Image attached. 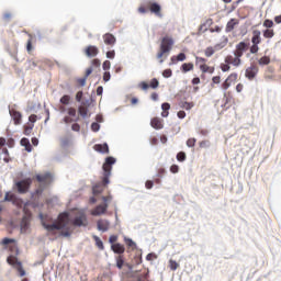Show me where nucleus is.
<instances>
[{
  "label": "nucleus",
  "mask_w": 281,
  "mask_h": 281,
  "mask_svg": "<svg viewBox=\"0 0 281 281\" xmlns=\"http://www.w3.org/2000/svg\"><path fill=\"white\" fill-rule=\"evenodd\" d=\"M42 225L47 232L46 236H50L52 240H56V238H60V236H63L64 238H69V236H71V231H69V228L65 229V227L69 225V213H60L58 215L57 222L53 224L42 222Z\"/></svg>",
  "instance_id": "nucleus-1"
},
{
  "label": "nucleus",
  "mask_w": 281,
  "mask_h": 281,
  "mask_svg": "<svg viewBox=\"0 0 281 281\" xmlns=\"http://www.w3.org/2000/svg\"><path fill=\"white\" fill-rule=\"evenodd\" d=\"M1 245H10L9 250L14 255L9 256L7 258V262L8 265H11L13 269H16L19 276L23 278V276H25V270L23 269V263L16 258L19 256V246H16V240L5 237L2 239Z\"/></svg>",
  "instance_id": "nucleus-2"
},
{
  "label": "nucleus",
  "mask_w": 281,
  "mask_h": 281,
  "mask_svg": "<svg viewBox=\"0 0 281 281\" xmlns=\"http://www.w3.org/2000/svg\"><path fill=\"white\" fill-rule=\"evenodd\" d=\"M247 52H249V43L239 42L236 44L233 55H227L224 60L227 65L240 67V65H243V56H245Z\"/></svg>",
  "instance_id": "nucleus-3"
},
{
  "label": "nucleus",
  "mask_w": 281,
  "mask_h": 281,
  "mask_svg": "<svg viewBox=\"0 0 281 281\" xmlns=\"http://www.w3.org/2000/svg\"><path fill=\"white\" fill-rule=\"evenodd\" d=\"M113 164H115V158L108 157L105 159V162L103 164V178L101 184H95L92 189L93 194H102L104 192V187L109 186L111 181L109 180L111 178V171L113 170Z\"/></svg>",
  "instance_id": "nucleus-4"
},
{
  "label": "nucleus",
  "mask_w": 281,
  "mask_h": 281,
  "mask_svg": "<svg viewBox=\"0 0 281 281\" xmlns=\"http://www.w3.org/2000/svg\"><path fill=\"white\" fill-rule=\"evenodd\" d=\"M175 46V40L171 36L162 37L160 42L159 52L156 55V58L159 60L160 65L164 63L165 58H168L170 52H172V47Z\"/></svg>",
  "instance_id": "nucleus-5"
},
{
  "label": "nucleus",
  "mask_w": 281,
  "mask_h": 281,
  "mask_svg": "<svg viewBox=\"0 0 281 281\" xmlns=\"http://www.w3.org/2000/svg\"><path fill=\"white\" fill-rule=\"evenodd\" d=\"M252 45L249 48L250 54H258L260 52V43H262V32L260 30H254L251 36Z\"/></svg>",
  "instance_id": "nucleus-6"
},
{
  "label": "nucleus",
  "mask_w": 281,
  "mask_h": 281,
  "mask_svg": "<svg viewBox=\"0 0 281 281\" xmlns=\"http://www.w3.org/2000/svg\"><path fill=\"white\" fill-rule=\"evenodd\" d=\"M195 67H199L202 74H214L215 68L207 65V59L195 56Z\"/></svg>",
  "instance_id": "nucleus-7"
},
{
  "label": "nucleus",
  "mask_w": 281,
  "mask_h": 281,
  "mask_svg": "<svg viewBox=\"0 0 281 281\" xmlns=\"http://www.w3.org/2000/svg\"><path fill=\"white\" fill-rule=\"evenodd\" d=\"M31 187H32V178H26L24 180H20L15 182V188L19 194H27V192H30Z\"/></svg>",
  "instance_id": "nucleus-8"
},
{
  "label": "nucleus",
  "mask_w": 281,
  "mask_h": 281,
  "mask_svg": "<svg viewBox=\"0 0 281 281\" xmlns=\"http://www.w3.org/2000/svg\"><path fill=\"white\" fill-rule=\"evenodd\" d=\"M228 41L229 40H227V37H224L221 44H216L214 47L212 46L206 47L204 49V55L206 56V58H211V56H214V54L216 53V49H223V47H226Z\"/></svg>",
  "instance_id": "nucleus-9"
},
{
  "label": "nucleus",
  "mask_w": 281,
  "mask_h": 281,
  "mask_svg": "<svg viewBox=\"0 0 281 281\" xmlns=\"http://www.w3.org/2000/svg\"><path fill=\"white\" fill-rule=\"evenodd\" d=\"M72 225L75 227H87V225H89V222L87 221V214H85V212H79L72 221Z\"/></svg>",
  "instance_id": "nucleus-10"
},
{
  "label": "nucleus",
  "mask_w": 281,
  "mask_h": 281,
  "mask_svg": "<svg viewBox=\"0 0 281 281\" xmlns=\"http://www.w3.org/2000/svg\"><path fill=\"white\" fill-rule=\"evenodd\" d=\"M147 9L149 10V12H151V14H155V16H158L159 19L164 16V14L161 13V4L157 2L148 1Z\"/></svg>",
  "instance_id": "nucleus-11"
},
{
  "label": "nucleus",
  "mask_w": 281,
  "mask_h": 281,
  "mask_svg": "<svg viewBox=\"0 0 281 281\" xmlns=\"http://www.w3.org/2000/svg\"><path fill=\"white\" fill-rule=\"evenodd\" d=\"M108 210H109V203L99 204L91 211V215L102 216V214H106Z\"/></svg>",
  "instance_id": "nucleus-12"
},
{
  "label": "nucleus",
  "mask_w": 281,
  "mask_h": 281,
  "mask_svg": "<svg viewBox=\"0 0 281 281\" xmlns=\"http://www.w3.org/2000/svg\"><path fill=\"white\" fill-rule=\"evenodd\" d=\"M138 87L143 91H147V89H157L159 87V80H157V78H154V79L150 80L149 85L146 83V81H142L138 85Z\"/></svg>",
  "instance_id": "nucleus-13"
},
{
  "label": "nucleus",
  "mask_w": 281,
  "mask_h": 281,
  "mask_svg": "<svg viewBox=\"0 0 281 281\" xmlns=\"http://www.w3.org/2000/svg\"><path fill=\"white\" fill-rule=\"evenodd\" d=\"M83 54L88 58H95V56H98V54H100V49H98L97 46H94V45H89L83 49Z\"/></svg>",
  "instance_id": "nucleus-14"
},
{
  "label": "nucleus",
  "mask_w": 281,
  "mask_h": 281,
  "mask_svg": "<svg viewBox=\"0 0 281 281\" xmlns=\"http://www.w3.org/2000/svg\"><path fill=\"white\" fill-rule=\"evenodd\" d=\"M35 178L36 181L43 186H49V183H52V173L36 175Z\"/></svg>",
  "instance_id": "nucleus-15"
},
{
  "label": "nucleus",
  "mask_w": 281,
  "mask_h": 281,
  "mask_svg": "<svg viewBox=\"0 0 281 281\" xmlns=\"http://www.w3.org/2000/svg\"><path fill=\"white\" fill-rule=\"evenodd\" d=\"M256 76H258V66L251 65L250 67H248L246 69L245 77L248 80H254V78H256Z\"/></svg>",
  "instance_id": "nucleus-16"
},
{
  "label": "nucleus",
  "mask_w": 281,
  "mask_h": 281,
  "mask_svg": "<svg viewBox=\"0 0 281 281\" xmlns=\"http://www.w3.org/2000/svg\"><path fill=\"white\" fill-rule=\"evenodd\" d=\"M111 222H109L108 220H99L97 222V229H99V232H109Z\"/></svg>",
  "instance_id": "nucleus-17"
},
{
  "label": "nucleus",
  "mask_w": 281,
  "mask_h": 281,
  "mask_svg": "<svg viewBox=\"0 0 281 281\" xmlns=\"http://www.w3.org/2000/svg\"><path fill=\"white\" fill-rule=\"evenodd\" d=\"M103 43H105V45H108L109 47H113V45L117 43V40L115 38V35L111 33H105L103 35Z\"/></svg>",
  "instance_id": "nucleus-18"
},
{
  "label": "nucleus",
  "mask_w": 281,
  "mask_h": 281,
  "mask_svg": "<svg viewBox=\"0 0 281 281\" xmlns=\"http://www.w3.org/2000/svg\"><path fill=\"white\" fill-rule=\"evenodd\" d=\"M92 74L93 68H87L85 77L77 79V85H79V87H85V85H87V78H89Z\"/></svg>",
  "instance_id": "nucleus-19"
},
{
  "label": "nucleus",
  "mask_w": 281,
  "mask_h": 281,
  "mask_svg": "<svg viewBox=\"0 0 281 281\" xmlns=\"http://www.w3.org/2000/svg\"><path fill=\"white\" fill-rule=\"evenodd\" d=\"M150 126L156 131H161V128H164V120L159 117H153L150 121Z\"/></svg>",
  "instance_id": "nucleus-20"
},
{
  "label": "nucleus",
  "mask_w": 281,
  "mask_h": 281,
  "mask_svg": "<svg viewBox=\"0 0 281 281\" xmlns=\"http://www.w3.org/2000/svg\"><path fill=\"white\" fill-rule=\"evenodd\" d=\"M30 221H32V214H26L21 222V232H27L30 229Z\"/></svg>",
  "instance_id": "nucleus-21"
},
{
  "label": "nucleus",
  "mask_w": 281,
  "mask_h": 281,
  "mask_svg": "<svg viewBox=\"0 0 281 281\" xmlns=\"http://www.w3.org/2000/svg\"><path fill=\"white\" fill-rule=\"evenodd\" d=\"M240 23V21L238 19H231L225 27V32L229 33V32H234V29L236 27V25H238Z\"/></svg>",
  "instance_id": "nucleus-22"
},
{
  "label": "nucleus",
  "mask_w": 281,
  "mask_h": 281,
  "mask_svg": "<svg viewBox=\"0 0 281 281\" xmlns=\"http://www.w3.org/2000/svg\"><path fill=\"white\" fill-rule=\"evenodd\" d=\"M10 115L14 122V124L18 126V124H21V120L23 117V115L21 114V112L16 111V110H11L10 111Z\"/></svg>",
  "instance_id": "nucleus-23"
},
{
  "label": "nucleus",
  "mask_w": 281,
  "mask_h": 281,
  "mask_svg": "<svg viewBox=\"0 0 281 281\" xmlns=\"http://www.w3.org/2000/svg\"><path fill=\"white\" fill-rule=\"evenodd\" d=\"M111 249L114 254H119V255H122V254H124V251H126V248L124 247V245H122L120 243L113 244L111 246Z\"/></svg>",
  "instance_id": "nucleus-24"
},
{
  "label": "nucleus",
  "mask_w": 281,
  "mask_h": 281,
  "mask_svg": "<svg viewBox=\"0 0 281 281\" xmlns=\"http://www.w3.org/2000/svg\"><path fill=\"white\" fill-rule=\"evenodd\" d=\"M93 148H94V150L97 153H103V154H106V155L109 153V145L106 143H104V144H95L93 146Z\"/></svg>",
  "instance_id": "nucleus-25"
},
{
  "label": "nucleus",
  "mask_w": 281,
  "mask_h": 281,
  "mask_svg": "<svg viewBox=\"0 0 281 281\" xmlns=\"http://www.w3.org/2000/svg\"><path fill=\"white\" fill-rule=\"evenodd\" d=\"M182 74H188V71H194V64L192 63H184L181 65Z\"/></svg>",
  "instance_id": "nucleus-26"
},
{
  "label": "nucleus",
  "mask_w": 281,
  "mask_h": 281,
  "mask_svg": "<svg viewBox=\"0 0 281 281\" xmlns=\"http://www.w3.org/2000/svg\"><path fill=\"white\" fill-rule=\"evenodd\" d=\"M21 146H24L26 153H32V144H30V139L26 137L20 140Z\"/></svg>",
  "instance_id": "nucleus-27"
},
{
  "label": "nucleus",
  "mask_w": 281,
  "mask_h": 281,
  "mask_svg": "<svg viewBox=\"0 0 281 281\" xmlns=\"http://www.w3.org/2000/svg\"><path fill=\"white\" fill-rule=\"evenodd\" d=\"M161 117H168V115H170V103L166 102L161 104Z\"/></svg>",
  "instance_id": "nucleus-28"
},
{
  "label": "nucleus",
  "mask_w": 281,
  "mask_h": 281,
  "mask_svg": "<svg viewBox=\"0 0 281 281\" xmlns=\"http://www.w3.org/2000/svg\"><path fill=\"white\" fill-rule=\"evenodd\" d=\"M187 56L186 53H180L177 56H172L171 57V63H183V60H186Z\"/></svg>",
  "instance_id": "nucleus-29"
},
{
  "label": "nucleus",
  "mask_w": 281,
  "mask_h": 281,
  "mask_svg": "<svg viewBox=\"0 0 281 281\" xmlns=\"http://www.w3.org/2000/svg\"><path fill=\"white\" fill-rule=\"evenodd\" d=\"M276 36V31L273 29L263 30V38H273Z\"/></svg>",
  "instance_id": "nucleus-30"
},
{
  "label": "nucleus",
  "mask_w": 281,
  "mask_h": 281,
  "mask_svg": "<svg viewBox=\"0 0 281 281\" xmlns=\"http://www.w3.org/2000/svg\"><path fill=\"white\" fill-rule=\"evenodd\" d=\"M98 249H100L101 251H103L104 249V243H102V239H100V237H98V235L92 236Z\"/></svg>",
  "instance_id": "nucleus-31"
},
{
  "label": "nucleus",
  "mask_w": 281,
  "mask_h": 281,
  "mask_svg": "<svg viewBox=\"0 0 281 281\" xmlns=\"http://www.w3.org/2000/svg\"><path fill=\"white\" fill-rule=\"evenodd\" d=\"M270 63H271V57L269 56H263L258 60V65H260L261 67H265V65H269Z\"/></svg>",
  "instance_id": "nucleus-32"
},
{
  "label": "nucleus",
  "mask_w": 281,
  "mask_h": 281,
  "mask_svg": "<svg viewBox=\"0 0 281 281\" xmlns=\"http://www.w3.org/2000/svg\"><path fill=\"white\" fill-rule=\"evenodd\" d=\"M124 243L127 245V247L130 249H137V244H135V241H133V239H131L128 237H124Z\"/></svg>",
  "instance_id": "nucleus-33"
},
{
  "label": "nucleus",
  "mask_w": 281,
  "mask_h": 281,
  "mask_svg": "<svg viewBox=\"0 0 281 281\" xmlns=\"http://www.w3.org/2000/svg\"><path fill=\"white\" fill-rule=\"evenodd\" d=\"M78 113H79V115H81V117H87V115L89 113V109H87V106H85V105H80L78 108Z\"/></svg>",
  "instance_id": "nucleus-34"
},
{
  "label": "nucleus",
  "mask_w": 281,
  "mask_h": 281,
  "mask_svg": "<svg viewBox=\"0 0 281 281\" xmlns=\"http://www.w3.org/2000/svg\"><path fill=\"white\" fill-rule=\"evenodd\" d=\"M60 104H64V106H67L71 102V97L69 94H65L59 100Z\"/></svg>",
  "instance_id": "nucleus-35"
},
{
  "label": "nucleus",
  "mask_w": 281,
  "mask_h": 281,
  "mask_svg": "<svg viewBox=\"0 0 281 281\" xmlns=\"http://www.w3.org/2000/svg\"><path fill=\"white\" fill-rule=\"evenodd\" d=\"M238 80V74L232 72L227 78L226 81H228L231 85H234Z\"/></svg>",
  "instance_id": "nucleus-36"
},
{
  "label": "nucleus",
  "mask_w": 281,
  "mask_h": 281,
  "mask_svg": "<svg viewBox=\"0 0 281 281\" xmlns=\"http://www.w3.org/2000/svg\"><path fill=\"white\" fill-rule=\"evenodd\" d=\"M194 106L193 102H182L180 103V108L181 109H186V111H190V109H192Z\"/></svg>",
  "instance_id": "nucleus-37"
},
{
  "label": "nucleus",
  "mask_w": 281,
  "mask_h": 281,
  "mask_svg": "<svg viewBox=\"0 0 281 281\" xmlns=\"http://www.w3.org/2000/svg\"><path fill=\"white\" fill-rule=\"evenodd\" d=\"M100 65H102V63L100 61V59L94 58L91 60V69H100Z\"/></svg>",
  "instance_id": "nucleus-38"
},
{
  "label": "nucleus",
  "mask_w": 281,
  "mask_h": 281,
  "mask_svg": "<svg viewBox=\"0 0 281 281\" xmlns=\"http://www.w3.org/2000/svg\"><path fill=\"white\" fill-rule=\"evenodd\" d=\"M116 267L117 269H122V267H124V256L120 255L116 257Z\"/></svg>",
  "instance_id": "nucleus-39"
},
{
  "label": "nucleus",
  "mask_w": 281,
  "mask_h": 281,
  "mask_svg": "<svg viewBox=\"0 0 281 281\" xmlns=\"http://www.w3.org/2000/svg\"><path fill=\"white\" fill-rule=\"evenodd\" d=\"M4 201H11L12 203H16V195L12 193H7L4 196Z\"/></svg>",
  "instance_id": "nucleus-40"
},
{
  "label": "nucleus",
  "mask_w": 281,
  "mask_h": 281,
  "mask_svg": "<svg viewBox=\"0 0 281 281\" xmlns=\"http://www.w3.org/2000/svg\"><path fill=\"white\" fill-rule=\"evenodd\" d=\"M29 41H27V43H26V52L29 53V54H32V49H33V46H32V34H29Z\"/></svg>",
  "instance_id": "nucleus-41"
},
{
  "label": "nucleus",
  "mask_w": 281,
  "mask_h": 281,
  "mask_svg": "<svg viewBox=\"0 0 281 281\" xmlns=\"http://www.w3.org/2000/svg\"><path fill=\"white\" fill-rule=\"evenodd\" d=\"M33 128H34V124L24 125V135H32Z\"/></svg>",
  "instance_id": "nucleus-42"
},
{
  "label": "nucleus",
  "mask_w": 281,
  "mask_h": 281,
  "mask_svg": "<svg viewBox=\"0 0 281 281\" xmlns=\"http://www.w3.org/2000/svg\"><path fill=\"white\" fill-rule=\"evenodd\" d=\"M169 267H170L171 271H177L179 263L171 259V260H169Z\"/></svg>",
  "instance_id": "nucleus-43"
},
{
  "label": "nucleus",
  "mask_w": 281,
  "mask_h": 281,
  "mask_svg": "<svg viewBox=\"0 0 281 281\" xmlns=\"http://www.w3.org/2000/svg\"><path fill=\"white\" fill-rule=\"evenodd\" d=\"M186 159H187V156H186V153H184V151H179V153L177 154V160H178V161H186Z\"/></svg>",
  "instance_id": "nucleus-44"
},
{
  "label": "nucleus",
  "mask_w": 281,
  "mask_h": 281,
  "mask_svg": "<svg viewBox=\"0 0 281 281\" xmlns=\"http://www.w3.org/2000/svg\"><path fill=\"white\" fill-rule=\"evenodd\" d=\"M263 27H267L268 30H271V27H273V20H265L263 21Z\"/></svg>",
  "instance_id": "nucleus-45"
},
{
  "label": "nucleus",
  "mask_w": 281,
  "mask_h": 281,
  "mask_svg": "<svg viewBox=\"0 0 281 281\" xmlns=\"http://www.w3.org/2000/svg\"><path fill=\"white\" fill-rule=\"evenodd\" d=\"M195 144H196V138H189V139L187 140V146H188L189 148H194Z\"/></svg>",
  "instance_id": "nucleus-46"
},
{
  "label": "nucleus",
  "mask_w": 281,
  "mask_h": 281,
  "mask_svg": "<svg viewBox=\"0 0 281 281\" xmlns=\"http://www.w3.org/2000/svg\"><path fill=\"white\" fill-rule=\"evenodd\" d=\"M231 87H232V83L227 79H225V81L222 83V89L224 91H227V89H229Z\"/></svg>",
  "instance_id": "nucleus-47"
},
{
  "label": "nucleus",
  "mask_w": 281,
  "mask_h": 281,
  "mask_svg": "<svg viewBox=\"0 0 281 281\" xmlns=\"http://www.w3.org/2000/svg\"><path fill=\"white\" fill-rule=\"evenodd\" d=\"M231 64H227V63H225V64H221V70L222 71H229V69H232V67L229 66Z\"/></svg>",
  "instance_id": "nucleus-48"
},
{
  "label": "nucleus",
  "mask_w": 281,
  "mask_h": 281,
  "mask_svg": "<svg viewBox=\"0 0 281 281\" xmlns=\"http://www.w3.org/2000/svg\"><path fill=\"white\" fill-rule=\"evenodd\" d=\"M162 76L164 78H170L172 76V69H165Z\"/></svg>",
  "instance_id": "nucleus-49"
},
{
  "label": "nucleus",
  "mask_w": 281,
  "mask_h": 281,
  "mask_svg": "<svg viewBox=\"0 0 281 281\" xmlns=\"http://www.w3.org/2000/svg\"><path fill=\"white\" fill-rule=\"evenodd\" d=\"M64 122L65 124H71V122H78V119L74 120L71 116H65Z\"/></svg>",
  "instance_id": "nucleus-50"
},
{
  "label": "nucleus",
  "mask_w": 281,
  "mask_h": 281,
  "mask_svg": "<svg viewBox=\"0 0 281 281\" xmlns=\"http://www.w3.org/2000/svg\"><path fill=\"white\" fill-rule=\"evenodd\" d=\"M71 131H74L75 133H80V124L74 123L71 125Z\"/></svg>",
  "instance_id": "nucleus-51"
},
{
  "label": "nucleus",
  "mask_w": 281,
  "mask_h": 281,
  "mask_svg": "<svg viewBox=\"0 0 281 281\" xmlns=\"http://www.w3.org/2000/svg\"><path fill=\"white\" fill-rule=\"evenodd\" d=\"M138 12H140V14H146V12H149L147 4H145V7H139Z\"/></svg>",
  "instance_id": "nucleus-52"
},
{
  "label": "nucleus",
  "mask_w": 281,
  "mask_h": 281,
  "mask_svg": "<svg viewBox=\"0 0 281 281\" xmlns=\"http://www.w3.org/2000/svg\"><path fill=\"white\" fill-rule=\"evenodd\" d=\"M68 115L70 117H76V108H68Z\"/></svg>",
  "instance_id": "nucleus-53"
},
{
  "label": "nucleus",
  "mask_w": 281,
  "mask_h": 281,
  "mask_svg": "<svg viewBox=\"0 0 281 281\" xmlns=\"http://www.w3.org/2000/svg\"><path fill=\"white\" fill-rule=\"evenodd\" d=\"M91 130L94 132V133H98V131H100V124L98 123H92L91 124Z\"/></svg>",
  "instance_id": "nucleus-54"
},
{
  "label": "nucleus",
  "mask_w": 281,
  "mask_h": 281,
  "mask_svg": "<svg viewBox=\"0 0 281 281\" xmlns=\"http://www.w3.org/2000/svg\"><path fill=\"white\" fill-rule=\"evenodd\" d=\"M109 243H110L111 245H115V243H117V235H112V236H110Z\"/></svg>",
  "instance_id": "nucleus-55"
},
{
  "label": "nucleus",
  "mask_w": 281,
  "mask_h": 281,
  "mask_svg": "<svg viewBox=\"0 0 281 281\" xmlns=\"http://www.w3.org/2000/svg\"><path fill=\"white\" fill-rule=\"evenodd\" d=\"M36 120H38V116H36V114H31L29 116V122H31V124H35Z\"/></svg>",
  "instance_id": "nucleus-56"
},
{
  "label": "nucleus",
  "mask_w": 281,
  "mask_h": 281,
  "mask_svg": "<svg viewBox=\"0 0 281 281\" xmlns=\"http://www.w3.org/2000/svg\"><path fill=\"white\" fill-rule=\"evenodd\" d=\"M103 69H104V71H109V69H111V61L105 60L103 63Z\"/></svg>",
  "instance_id": "nucleus-57"
},
{
  "label": "nucleus",
  "mask_w": 281,
  "mask_h": 281,
  "mask_svg": "<svg viewBox=\"0 0 281 281\" xmlns=\"http://www.w3.org/2000/svg\"><path fill=\"white\" fill-rule=\"evenodd\" d=\"M103 80H104V82H109V80H111V72L105 71L103 74Z\"/></svg>",
  "instance_id": "nucleus-58"
},
{
  "label": "nucleus",
  "mask_w": 281,
  "mask_h": 281,
  "mask_svg": "<svg viewBox=\"0 0 281 281\" xmlns=\"http://www.w3.org/2000/svg\"><path fill=\"white\" fill-rule=\"evenodd\" d=\"M212 82L213 85H221V76H214Z\"/></svg>",
  "instance_id": "nucleus-59"
},
{
  "label": "nucleus",
  "mask_w": 281,
  "mask_h": 281,
  "mask_svg": "<svg viewBox=\"0 0 281 281\" xmlns=\"http://www.w3.org/2000/svg\"><path fill=\"white\" fill-rule=\"evenodd\" d=\"M170 172H172V175H177V172H179V167L177 165H172L170 167Z\"/></svg>",
  "instance_id": "nucleus-60"
},
{
  "label": "nucleus",
  "mask_w": 281,
  "mask_h": 281,
  "mask_svg": "<svg viewBox=\"0 0 281 281\" xmlns=\"http://www.w3.org/2000/svg\"><path fill=\"white\" fill-rule=\"evenodd\" d=\"M102 201L104 203H111V201H113V195L102 196Z\"/></svg>",
  "instance_id": "nucleus-61"
},
{
  "label": "nucleus",
  "mask_w": 281,
  "mask_h": 281,
  "mask_svg": "<svg viewBox=\"0 0 281 281\" xmlns=\"http://www.w3.org/2000/svg\"><path fill=\"white\" fill-rule=\"evenodd\" d=\"M82 95H83V92L82 91H78L77 94H76V101L77 102H81L82 101Z\"/></svg>",
  "instance_id": "nucleus-62"
},
{
  "label": "nucleus",
  "mask_w": 281,
  "mask_h": 281,
  "mask_svg": "<svg viewBox=\"0 0 281 281\" xmlns=\"http://www.w3.org/2000/svg\"><path fill=\"white\" fill-rule=\"evenodd\" d=\"M207 146H210V140L200 142V148H207Z\"/></svg>",
  "instance_id": "nucleus-63"
},
{
  "label": "nucleus",
  "mask_w": 281,
  "mask_h": 281,
  "mask_svg": "<svg viewBox=\"0 0 281 281\" xmlns=\"http://www.w3.org/2000/svg\"><path fill=\"white\" fill-rule=\"evenodd\" d=\"M106 58H111V59L115 58V50H109L106 53Z\"/></svg>",
  "instance_id": "nucleus-64"
}]
</instances>
